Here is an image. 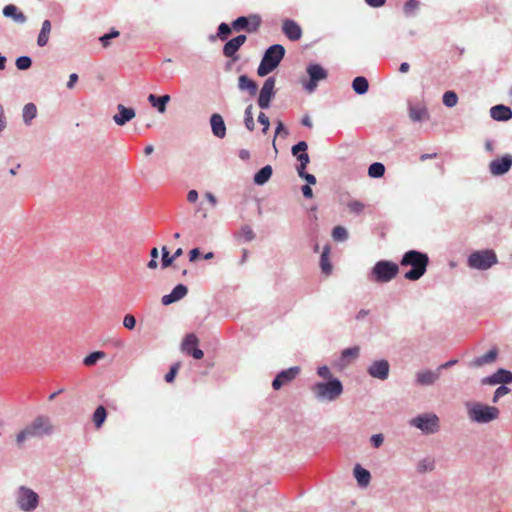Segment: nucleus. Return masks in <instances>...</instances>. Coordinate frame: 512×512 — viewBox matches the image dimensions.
<instances>
[{"mask_svg": "<svg viewBox=\"0 0 512 512\" xmlns=\"http://www.w3.org/2000/svg\"><path fill=\"white\" fill-rule=\"evenodd\" d=\"M37 108L35 104L28 103L23 108V120L26 124H30V122L36 117Z\"/></svg>", "mask_w": 512, "mask_h": 512, "instance_id": "33", "label": "nucleus"}, {"mask_svg": "<svg viewBox=\"0 0 512 512\" xmlns=\"http://www.w3.org/2000/svg\"><path fill=\"white\" fill-rule=\"evenodd\" d=\"M497 358V350L491 349L486 354L477 357L472 360L471 366L473 367H481L485 364L493 363Z\"/></svg>", "mask_w": 512, "mask_h": 512, "instance_id": "25", "label": "nucleus"}, {"mask_svg": "<svg viewBox=\"0 0 512 512\" xmlns=\"http://www.w3.org/2000/svg\"><path fill=\"white\" fill-rule=\"evenodd\" d=\"M123 325L125 328L132 330L135 328L136 319L133 315L127 314L123 319Z\"/></svg>", "mask_w": 512, "mask_h": 512, "instance_id": "52", "label": "nucleus"}, {"mask_svg": "<svg viewBox=\"0 0 512 512\" xmlns=\"http://www.w3.org/2000/svg\"><path fill=\"white\" fill-rule=\"evenodd\" d=\"M385 173V166L380 162H375L369 166L368 175L371 178L382 177Z\"/></svg>", "mask_w": 512, "mask_h": 512, "instance_id": "36", "label": "nucleus"}, {"mask_svg": "<svg viewBox=\"0 0 512 512\" xmlns=\"http://www.w3.org/2000/svg\"><path fill=\"white\" fill-rule=\"evenodd\" d=\"M32 61L28 56H21L16 59V67L19 70H27L31 67Z\"/></svg>", "mask_w": 512, "mask_h": 512, "instance_id": "45", "label": "nucleus"}, {"mask_svg": "<svg viewBox=\"0 0 512 512\" xmlns=\"http://www.w3.org/2000/svg\"><path fill=\"white\" fill-rule=\"evenodd\" d=\"M354 476L360 486H367L370 482V472L357 464L354 468Z\"/></svg>", "mask_w": 512, "mask_h": 512, "instance_id": "28", "label": "nucleus"}, {"mask_svg": "<svg viewBox=\"0 0 512 512\" xmlns=\"http://www.w3.org/2000/svg\"><path fill=\"white\" fill-rule=\"evenodd\" d=\"M187 200L191 203H195L198 200V192L196 190H190L187 194Z\"/></svg>", "mask_w": 512, "mask_h": 512, "instance_id": "64", "label": "nucleus"}, {"mask_svg": "<svg viewBox=\"0 0 512 512\" xmlns=\"http://www.w3.org/2000/svg\"><path fill=\"white\" fill-rule=\"evenodd\" d=\"M365 2L371 7L378 8L382 7L385 4L386 0H365Z\"/></svg>", "mask_w": 512, "mask_h": 512, "instance_id": "63", "label": "nucleus"}, {"mask_svg": "<svg viewBox=\"0 0 512 512\" xmlns=\"http://www.w3.org/2000/svg\"><path fill=\"white\" fill-rule=\"evenodd\" d=\"M174 261H175L174 258H172V256L169 255V251H168L167 247L163 246L162 247V260H161L162 268H167V267L171 266Z\"/></svg>", "mask_w": 512, "mask_h": 512, "instance_id": "48", "label": "nucleus"}, {"mask_svg": "<svg viewBox=\"0 0 512 512\" xmlns=\"http://www.w3.org/2000/svg\"><path fill=\"white\" fill-rule=\"evenodd\" d=\"M248 24H249V18L245 17V16H241L232 22V28H233V30H235L237 32L241 31V30L247 31Z\"/></svg>", "mask_w": 512, "mask_h": 512, "instance_id": "38", "label": "nucleus"}, {"mask_svg": "<svg viewBox=\"0 0 512 512\" xmlns=\"http://www.w3.org/2000/svg\"><path fill=\"white\" fill-rule=\"evenodd\" d=\"M50 32H51V22L49 20H45L42 23V28H41L40 33L37 38V44L40 47H44L48 43Z\"/></svg>", "mask_w": 512, "mask_h": 512, "instance_id": "30", "label": "nucleus"}, {"mask_svg": "<svg viewBox=\"0 0 512 512\" xmlns=\"http://www.w3.org/2000/svg\"><path fill=\"white\" fill-rule=\"evenodd\" d=\"M307 148V143L305 141H300L292 147V154L297 157L298 155H300L299 152L305 153Z\"/></svg>", "mask_w": 512, "mask_h": 512, "instance_id": "51", "label": "nucleus"}, {"mask_svg": "<svg viewBox=\"0 0 512 512\" xmlns=\"http://www.w3.org/2000/svg\"><path fill=\"white\" fill-rule=\"evenodd\" d=\"M469 418L477 423H488L499 416L498 408L494 406L475 403L468 409Z\"/></svg>", "mask_w": 512, "mask_h": 512, "instance_id": "6", "label": "nucleus"}, {"mask_svg": "<svg viewBox=\"0 0 512 512\" xmlns=\"http://www.w3.org/2000/svg\"><path fill=\"white\" fill-rule=\"evenodd\" d=\"M398 273V264L387 260H380L373 266L370 277L372 281L382 284L388 283L396 278Z\"/></svg>", "mask_w": 512, "mask_h": 512, "instance_id": "5", "label": "nucleus"}, {"mask_svg": "<svg viewBox=\"0 0 512 512\" xmlns=\"http://www.w3.org/2000/svg\"><path fill=\"white\" fill-rule=\"evenodd\" d=\"M180 364L176 363L171 368L170 371L165 375V380L168 383L173 382L178 370H179Z\"/></svg>", "mask_w": 512, "mask_h": 512, "instance_id": "53", "label": "nucleus"}, {"mask_svg": "<svg viewBox=\"0 0 512 512\" xmlns=\"http://www.w3.org/2000/svg\"><path fill=\"white\" fill-rule=\"evenodd\" d=\"M148 101L150 102V104L153 107L157 108V110L160 113H164L166 111V105L170 101V96L169 95H163V96L157 97V96H155L153 94H150L148 96Z\"/></svg>", "mask_w": 512, "mask_h": 512, "instance_id": "27", "label": "nucleus"}, {"mask_svg": "<svg viewBox=\"0 0 512 512\" xmlns=\"http://www.w3.org/2000/svg\"><path fill=\"white\" fill-rule=\"evenodd\" d=\"M352 87L357 94H365L368 91L369 83L365 77L358 76L353 80Z\"/></svg>", "mask_w": 512, "mask_h": 512, "instance_id": "32", "label": "nucleus"}, {"mask_svg": "<svg viewBox=\"0 0 512 512\" xmlns=\"http://www.w3.org/2000/svg\"><path fill=\"white\" fill-rule=\"evenodd\" d=\"M300 373V367L294 366L290 367L286 370L281 371L277 374L275 379L272 382V387L274 390H279L283 386L291 383Z\"/></svg>", "mask_w": 512, "mask_h": 512, "instance_id": "11", "label": "nucleus"}, {"mask_svg": "<svg viewBox=\"0 0 512 512\" xmlns=\"http://www.w3.org/2000/svg\"><path fill=\"white\" fill-rule=\"evenodd\" d=\"M248 18H249V24H248L247 32H249V33L256 32L261 25L260 16L254 14V15H250Z\"/></svg>", "mask_w": 512, "mask_h": 512, "instance_id": "42", "label": "nucleus"}, {"mask_svg": "<svg viewBox=\"0 0 512 512\" xmlns=\"http://www.w3.org/2000/svg\"><path fill=\"white\" fill-rule=\"evenodd\" d=\"M298 175H299L301 178L305 179V180L308 182V184H312V185H313V184H315V183H316V178H315V176H314V175H312V174L306 173V172H305V170H304V171H299V172H298Z\"/></svg>", "mask_w": 512, "mask_h": 512, "instance_id": "58", "label": "nucleus"}, {"mask_svg": "<svg viewBox=\"0 0 512 512\" xmlns=\"http://www.w3.org/2000/svg\"><path fill=\"white\" fill-rule=\"evenodd\" d=\"M332 237L335 241H345L348 238V232L343 226H336L332 230Z\"/></svg>", "mask_w": 512, "mask_h": 512, "instance_id": "39", "label": "nucleus"}, {"mask_svg": "<svg viewBox=\"0 0 512 512\" xmlns=\"http://www.w3.org/2000/svg\"><path fill=\"white\" fill-rule=\"evenodd\" d=\"M297 159L300 162L299 166L297 167V172L304 171L310 162L309 155L307 153H301L297 156Z\"/></svg>", "mask_w": 512, "mask_h": 512, "instance_id": "49", "label": "nucleus"}, {"mask_svg": "<svg viewBox=\"0 0 512 512\" xmlns=\"http://www.w3.org/2000/svg\"><path fill=\"white\" fill-rule=\"evenodd\" d=\"M275 78L269 77L265 80L258 97V105L262 109L270 107L271 100L275 96Z\"/></svg>", "mask_w": 512, "mask_h": 512, "instance_id": "9", "label": "nucleus"}, {"mask_svg": "<svg viewBox=\"0 0 512 512\" xmlns=\"http://www.w3.org/2000/svg\"><path fill=\"white\" fill-rule=\"evenodd\" d=\"M490 115L496 121H507L512 118V110L504 105H496L490 109Z\"/></svg>", "mask_w": 512, "mask_h": 512, "instance_id": "23", "label": "nucleus"}, {"mask_svg": "<svg viewBox=\"0 0 512 512\" xmlns=\"http://www.w3.org/2000/svg\"><path fill=\"white\" fill-rule=\"evenodd\" d=\"M210 124L212 132L216 137L222 139L226 136V126L220 114H213L210 118Z\"/></svg>", "mask_w": 512, "mask_h": 512, "instance_id": "22", "label": "nucleus"}, {"mask_svg": "<svg viewBox=\"0 0 512 512\" xmlns=\"http://www.w3.org/2000/svg\"><path fill=\"white\" fill-rule=\"evenodd\" d=\"M120 35L118 30H115L114 28L111 29V31L103 36L100 37V42L104 48H107L109 46V40L116 38Z\"/></svg>", "mask_w": 512, "mask_h": 512, "instance_id": "46", "label": "nucleus"}, {"mask_svg": "<svg viewBox=\"0 0 512 512\" xmlns=\"http://www.w3.org/2000/svg\"><path fill=\"white\" fill-rule=\"evenodd\" d=\"M284 55H285V49L282 45L274 44V45L270 46L266 50V52L261 60V63L258 66L257 74L260 77H264V76L268 75L269 73H271L274 69L277 68V66L283 59Z\"/></svg>", "mask_w": 512, "mask_h": 512, "instance_id": "3", "label": "nucleus"}, {"mask_svg": "<svg viewBox=\"0 0 512 512\" xmlns=\"http://www.w3.org/2000/svg\"><path fill=\"white\" fill-rule=\"evenodd\" d=\"M368 373L374 378L385 380L389 375V363L386 360L375 361L368 368Z\"/></svg>", "mask_w": 512, "mask_h": 512, "instance_id": "16", "label": "nucleus"}, {"mask_svg": "<svg viewBox=\"0 0 512 512\" xmlns=\"http://www.w3.org/2000/svg\"><path fill=\"white\" fill-rule=\"evenodd\" d=\"M241 233L246 241H251L254 238V232L248 226L242 228Z\"/></svg>", "mask_w": 512, "mask_h": 512, "instance_id": "59", "label": "nucleus"}, {"mask_svg": "<svg viewBox=\"0 0 512 512\" xmlns=\"http://www.w3.org/2000/svg\"><path fill=\"white\" fill-rule=\"evenodd\" d=\"M497 263V256L493 250H482L472 253L468 258L471 268L487 270Z\"/></svg>", "mask_w": 512, "mask_h": 512, "instance_id": "7", "label": "nucleus"}, {"mask_svg": "<svg viewBox=\"0 0 512 512\" xmlns=\"http://www.w3.org/2000/svg\"><path fill=\"white\" fill-rule=\"evenodd\" d=\"M358 355H359L358 347L347 348L342 352L343 359H356L358 357Z\"/></svg>", "mask_w": 512, "mask_h": 512, "instance_id": "50", "label": "nucleus"}, {"mask_svg": "<svg viewBox=\"0 0 512 512\" xmlns=\"http://www.w3.org/2000/svg\"><path fill=\"white\" fill-rule=\"evenodd\" d=\"M52 432V425L48 418L39 416L34 421L24 428L16 437V442L19 446L31 437H42Z\"/></svg>", "mask_w": 512, "mask_h": 512, "instance_id": "2", "label": "nucleus"}, {"mask_svg": "<svg viewBox=\"0 0 512 512\" xmlns=\"http://www.w3.org/2000/svg\"><path fill=\"white\" fill-rule=\"evenodd\" d=\"M317 374L323 378V379H326V380H330V379H334L332 377V373L330 371V369L327 367V366H321L318 368L317 370Z\"/></svg>", "mask_w": 512, "mask_h": 512, "instance_id": "55", "label": "nucleus"}, {"mask_svg": "<svg viewBox=\"0 0 512 512\" xmlns=\"http://www.w3.org/2000/svg\"><path fill=\"white\" fill-rule=\"evenodd\" d=\"M18 503L21 509L25 511L33 510L38 504V495L30 489L22 488Z\"/></svg>", "mask_w": 512, "mask_h": 512, "instance_id": "12", "label": "nucleus"}, {"mask_svg": "<svg viewBox=\"0 0 512 512\" xmlns=\"http://www.w3.org/2000/svg\"><path fill=\"white\" fill-rule=\"evenodd\" d=\"M188 293V289L183 284H178L174 287L170 294L164 295L161 299L163 305H170L182 298Z\"/></svg>", "mask_w": 512, "mask_h": 512, "instance_id": "19", "label": "nucleus"}, {"mask_svg": "<svg viewBox=\"0 0 512 512\" xmlns=\"http://www.w3.org/2000/svg\"><path fill=\"white\" fill-rule=\"evenodd\" d=\"M411 425L426 434H433L439 430V418L435 414H424L413 418Z\"/></svg>", "mask_w": 512, "mask_h": 512, "instance_id": "8", "label": "nucleus"}, {"mask_svg": "<svg viewBox=\"0 0 512 512\" xmlns=\"http://www.w3.org/2000/svg\"><path fill=\"white\" fill-rule=\"evenodd\" d=\"M347 207L351 213L360 214L363 212L365 205L361 201L352 200L348 202Z\"/></svg>", "mask_w": 512, "mask_h": 512, "instance_id": "44", "label": "nucleus"}, {"mask_svg": "<svg viewBox=\"0 0 512 512\" xmlns=\"http://www.w3.org/2000/svg\"><path fill=\"white\" fill-rule=\"evenodd\" d=\"M190 345H198V338L195 334H188L185 337L182 343V350L195 359H202L204 356L203 351L197 347L192 349Z\"/></svg>", "mask_w": 512, "mask_h": 512, "instance_id": "15", "label": "nucleus"}, {"mask_svg": "<svg viewBox=\"0 0 512 512\" xmlns=\"http://www.w3.org/2000/svg\"><path fill=\"white\" fill-rule=\"evenodd\" d=\"M512 166V156L505 155L491 161L489 168L493 175H502L509 171Z\"/></svg>", "mask_w": 512, "mask_h": 512, "instance_id": "14", "label": "nucleus"}, {"mask_svg": "<svg viewBox=\"0 0 512 512\" xmlns=\"http://www.w3.org/2000/svg\"><path fill=\"white\" fill-rule=\"evenodd\" d=\"M118 113L113 116L114 122L119 125L123 126L130 120H132L136 113L133 108L125 107L123 104L117 105Z\"/></svg>", "mask_w": 512, "mask_h": 512, "instance_id": "18", "label": "nucleus"}, {"mask_svg": "<svg viewBox=\"0 0 512 512\" xmlns=\"http://www.w3.org/2000/svg\"><path fill=\"white\" fill-rule=\"evenodd\" d=\"M246 36L245 35H238L228 42L223 47V54L226 57H230L233 59V61L238 60V56L236 55L239 48L246 42Z\"/></svg>", "mask_w": 512, "mask_h": 512, "instance_id": "13", "label": "nucleus"}, {"mask_svg": "<svg viewBox=\"0 0 512 512\" xmlns=\"http://www.w3.org/2000/svg\"><path fill=\"white\" fill-rule=\"evenodd\" d=\"M440 377L438 369L436 371L425 370L416 374V382L420 386H429L434 384Z\"/></svg>", "mask_w": 512, "mask_h": 512, "instance_id": "20", "label": "nucleus"}, {"mask_svg": "<svg viewBox=\"0 0 512 512\" xmlns=\"http://www.w3.org/2000/svg\"><path fill=\"white\" fill-rule=\"evenodd\" d=\"M283 33L291 40L297 41L302 36L301 27L293 20H285L282 26Z\"/></svg>", "mask_w": 512, "mask_h": 512, "instance_id": "21", "label": "nucleus"}, {"mask_svg": "<svg viewBox=\"0 0 512 512\" xmlns=\"http://www.w3.org/2000/svg\"><path fill=\"white\" fill-rule=\"evenodd\" d=\"M272 167L270 165H266L261 168L254 176V182L257 185L265 184L272 175Z\"/></svg>", "mask_w": 512, "mask_h": 512, "instance_id": "31", "label": "nucleus"}, {"mask_svg": "<svg viewBox=\"0 0 512 512\" xmlns=\"http://www.w3.org/2000/svg\"><path fill=\"white\" fill-rule=\"evenodd\" d=\"M275 134H276V136L283 135L284 137H286L288 135V131L285 129V127L281 121L277 122Z\"/></svg>", "mask_w": 512, "mask_h": 512, "instance_id": "60", "label": "nucleus"}, {"mask_svg": "<svg viewBox=\"0 0 512 512\" xmlns=\"http://www.w3.org/2000/svg\"><path fill=\"white\" fill-rule=\"evenodd\" d=\"M383 436L382 434H375L371 437V442L374 447H379L383 443Z\"/></svg>", "mask_w": 512, "mask_h": 512, "instance_id": "61", "label": "nucleus"}, {"mask_svg": "<svg viewBox=\"0 0 512 512\" xmlns=\"http://www.w3.org/2000/svg\"><path fill=\"white\" fill-rule=\"evenodd\" d=\"M106 416V409L103 406H98L93 414V422L97 429H99L103 425Z\"/></svg>", "mask_w": 512, "mask_h": 512, "instance_id": "34", "label": "nucleus"}, {"mask_svg": "<svg viewBox=\"0 0 512 512\" xmlns=\"http://www.w3.org/2000/svg\"><path fill=\"white\" fill-rule=\"evenodd\" d=\"M258 121H259V123H260V124H262V125H263L262 132H263L264 134H266V133H267V131H268V129H269V125H270V122H269V118H268V116H267L265 113L261 112V113L258 115Z\"/></svg>", "mask_w": 512, "mask_h": 512, "instance_id": "54", "label": "nucleus"}, {"mask_svg": "<svg viewBox=\"0 0 512 512\" xmlns=\"http://www.w3.org/2000/svg\"><path fill=\"white\" fill-rule=\"evenodd\" d=\"M307 73L310 77V80L304 85V87L308 92H313L315 90L319 80H324L327 78L326 70L318 64L309 65L307 67Z\"/></svg>", "mask_w": 512, "mask_h": 512, "instance_id": "10", "label": "nucleus"}, {"mask_svg": "<svg viewBox=\"0 0 512 512\" xmlns=\"http://www.w3.org/2000/svg\"><path fill=\"white\" fill-rule=\"evenodd\" d=\"M418 7V2L416 0H408L404 5V12L406 14H411Z\"/></svg>", "mask_w": 512, "mask_h": 512, "instance_id": "57", "label": "nucleus"}, {"mask_svg": "<svg viewBox=\"0 0 512 512\" xmlns=\"http://www.w3.org/2000/svg\"><path fill=\"white\" fill-rule=\"evenodd\" d=\"M329 254H330V246L326 245L323 248V251H322L321 257H320V267H321L322 272L325 275H329L332 272V264L329 259Z\"/></svg>", "mask_w": 512, "mask_h": 512, "instance_id": "29", "label": "nucleus"}, {"mask_svg": "<svg viewBox=\"0 0 512 512\" xmlns=\"http://www.w3.org/2000/svg\"><path fill=\"white\" fill-rule=\"evenodd\" d=\"M77 81H78V75L76 73H72L69 76V81L67 82V88L73 89Z\"/></svg>", "mask_w": 512, "mask_h": 512, "instance_id": "62", "label": "nucleus"}, {"mask_svg": "<svg viewBox=\"0 0 512 512\" xmlns=\"http://www.w3.org/2000/svg\"><path fill=\"white\" fill-rule=\"evenodd\" d=\"M428 264V255L416 250L407 251L400 261L401 266L412 267V269L404 275V278L410 281L420 279L425 274Z\"/></svg>", "mask_w": 512, "mask_h": 512, "instance_id": "1", "label": "nucleus"}, {"mask_svg": "<svg viewBox=\"0 0 512 512\" xmlns=\"http://www.w3.org/2000/svg\"><path fill=\"white\" fill-rule=\"evenodd\" d=\"M232 25L229 26L228 24L226 23H221L218 27V37L221 39V40H226L228 38V36L231 34L232 32Z\"/></svg>", "mask_w": 512, "mask_h": 512, "instance_id": "47", "label": "nucleus"}, {"mask_svg": "<svg viewBox=\"0 0 512 512\" xmlns=\"http://www.w3.org/2000/svg\"><path fill=\"white\" fill-rule=\"evenodd\" d=\"M106 357V354L103 351H95L87 355L83 359V364L85 366H93L97 363V361L102 360Z\"/></svg>", "mask_w": 512, "mask_h": 512, "instance_id": "35", "label": "nucleus"}, {"mask_svg": "<svg viewBox=\"0 0 512 512\" xmlns=\"http://www.w3.org/2000/svg\"><path fill=\"white\" fill-rule=\"evenodd\" d=\"M512 382V372L505 370V369H499L496 371L493 375L486 377L482 380L483 384H507Z\"/></svg>", "mask_w": 512, "mask_h": 512, "instance_id": "17", "label": "nucleus"}, {"mask_svg": "<svg viewBox=\"0 0 512 512\" xmlns=\"http://www.w3.org/2000/svg\"><path fill=\"white\" fill-rule=\"evenodd\" d=\"M410 118L413 121H421L427 116V111L424 108L412 107L409 112Z\"/></svg>", "mask_w": 512, "mask_h": 512, "instance_id": "40", "label": "nucleus"}, {"mask_svg": "<svg viewBox=\"0 0 512 512\" xmlns=\"http://www.w3.org/2000/svg\"><path fill=\"white\" fill-rule=\"evenodd\" d=\"M311 389L318 400L334 401L343 393V385L338 379L318 382Z\"/></svg>", "mask_w": 512, "mask_h": 512, "instance_id": "4", "label": "nucleus"}, {"mask_svg": "<svg viewBox=\"0 0 512 512\" xmlns=\"http://www.w3.org/2000/svg\"><path fill=\"white\" fill-rule=\"evenodd\" d=\"M510 392V389L504 385L498 387L494 393L493 402H497L499 398L503 397L504 395L508 394Z\"/></svg>", "mask_w": 512, "mask_h": 512, "instance_id": "56", "label": "nucleus"}, {"mask_svg": "<svg viewBox=\"0 0 512 512\" xmlns=\"http://www.w3.org/2000/svg\"><path fill=\"white\" fill-rule=\"evenodd\" d=\"M3 14L6 17L13 18V20L17 23H24L26 21V16L13 4L5 6L3 9Z\"/></svg>", "mask_w": 512, "mask_h": 512, "instance_id": "26", "label": "nucleus"}, {"mask_svg": "<svg viewBox=\"0 0 512 512\" xmlns=\"http://www.w3.org/2000/svg\"><path fill=\"white\" fill-rule=\"evenodd\" d=\"M238 88L242 91L247 90L250 96H255L258 91V85L255 81L246 75H241L238 78Z\"/></svg>", "mask_w": 512, "mask_h": 512, "instance_id": "24", "label": "nucleus"}, {"mask_svg": "<svg viewBox=\"0 0 512 512\" xmlns=\"http://www.w3.org/2000/svg\"><path fill=\"white\" fill-rule=\"evenodd\" d=\"M253 105H248L245 109V119H244V123H245V126L246 128L249 130V131H253L254 128H255V123H254V118H253Z\"/></svg>", "mask_w": 512, "mask_h": 512, "instance_id": "37", "label": "nucleus"}, {"mask_svg": "<svg viewBox=\"0 0 512 512\" xmlns=\"http://www.w3.org/2000/svg\"><path fill=\"white\" fill-rule=\"evenodd\" d=\"M434 469V460L430 458H425L421 460L418 464V471L420 473L432 471Z\"/></svg>", "mask_w": 512, "mask_h": 512, "instance_id": "43", "label": "nucleus"}, {"mask_svg": "<svg viewBox=\"0 0 512 512\" xmlns=\"http://www.w3.org/2000/svg\"><path fill=\"white\" fill-rule=\"evenodd\" d=\"M458 102L457 94L453 91H446L443 95V103L447 107H454Z\"/></svg>", "mask_w": 512, "mask_h": 512, "instance_id": "41", "label": "nucleus"}]
</instances>
